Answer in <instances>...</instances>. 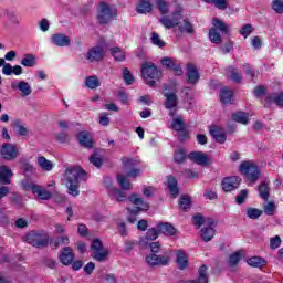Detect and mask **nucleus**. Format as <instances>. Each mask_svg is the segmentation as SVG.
I'll use <instances>...</instances> for the list:
<instances>
[{"label": "nucleus", "mask_w": 283, "mask_h": 283, "mask_svg": "<svg viewBox=\"0 0 283 283\" xmlns=\"http://www.w3.org/2000/svg\"><path fill=\"white\" fill-rule=\"evenodd\" d=\"M85 170H83V168L78 166L66 168L64 174V180L66 182L70 196H78L80 182L81 180H85Z\"/></svg>", "instance_id": "f257e3e1"}, {"label": "nucleus", "mask_w": 283, "mask_h": 283, "mask_svg": "<svg viewBox=\"0 0 283 283\" xmlns=\"http://www.w3.org/2000/svg\"><path fill=\"white\" fill-rule=\"evenodd\" d=\"M24 242L35 249H45L50 244V234L45 230H31L24 235Z\"/></svg>", "instance_id": "f03ea898"}, {"label": "nucleus", "mask_w": 283, "mask_h": 283, "mask_svg": "<svg viewBox=\"0 0 283 283\" xmlns=\"http://www.w3.org/2000/svg\"><path fill=\"white\" fill-rule=\"evenodd\" d=\"M117 182L123 190L118 188H111L108 193L112 200H117V202H125L127 200V192L125 191H129L132 189V182H129L127 177L123 175H117Z\"/></svg>", "instance_id": "7ed1b4c3"}, {"label": "nucleus", "mask_w": 283, "mask_h": 283, "mask_svg": "<svg viewBox=\"0 0 283 283\" xmlns=\"http://www.w3.org/2000/svg\"><path fill=\"white\" fill-rule=\"evenodd\" d=\"M142 76L149 87H154L156 81L163 77V72L154 63L146 62L142 65Z\"/></svg>", "instance_id": "20e7f679"}, {"label": "nucleus", "mask_w": 283, "mask_h": 283, "mask_svg": "<svg viewBox=\"0 0 283 283\" xmlns=\"http://www.w3.org/2000/svg\"><path fill=\"white\" fill-rule=\"evenodd\" d=\"M239 170L250 182H258L260 179V168L252 160L241 163Z\"/></svg>", "instance_id": "39448f33"}, {"label": "nucleus", "mask_w": 283, "mask_h": 283, "mask_svg": "<svg viewBox=\"0 0 283 283\" xmlns=\"http://www.w3.org/2000/svg\"><path fill=\"white\" fill-rule=\"evenodd\" d=\"M109 256V250L103 247V242L99 239H94L91 244V258L96 262H106Z\"/></svg>", "instance_id": "423d86ee"}, {"label": "nucleus", "mask_w": 283, "mask_h": 283, "mask_svg": "<svg viewBox=\"0 0 283 283\" xmlns=\"http://www.w3.org/2000/svg\"><path fill=\"white\" fill-rule=\"evenodd\" d=\"M116 17V9L105 2H101L97 8V21L102 25L109 23Z\"/></svg>", "instance_id": "0eeeda50"}, {"label": "nucleus", "mask_w": 283, "mask_h": 283, "mask_svg": "<svg viewBox=\"0 0 283 283\" xmlns=\"http://www.w3.org/2000/svg\"><path fill=\"white\" fill-rule=\"evenodd\" d=\"M129 200L133 205H136L135 209L128 208V211L130 213V216L128 217V222L130 224H134V222H136L137 213H140V211H147V209H149V203L143 201V199L139 198L138 195H132Z\"/></svg>", "instance_id": "6e6552de"}, {"label": "nucleus", "mask_w": 283, "mask_h": 283, "mask_svg": "<svg viewBox=\"0 0 283 283\" xmlns=\"http://www.w3.org/2000/svg\"><path fill=\"white\" fill-rule=\"evenodd\" d=\"M180 19H182V13L180 11H175L171 15H163L159 19V23L167 30H174V28L180 25Z\"/></svg>", "instance_id": "1a4fd4ad"}, {"label": "nucleus", "mask_w": 283, "mask_h": 283, "mask_svg": "<svg viewBox=\"0 0 283 283\" xmlns=\"http://www.w3.org/2000/svg\"><path fill=\"white\" fill-rule=\"evenodd\" d=\"M164 96L166 98L164 106L169 111V116L174 118L178 109V95L175 92H165Z\"/></svg>", "instance_id": "9d476101"}, {"label": "nucleus", "mask_w": 283, "mask_h": 283, "mask_svg": "<svg viewBox=\"0 0 283 283\" xmlns=\"http://www.w3.org/2000/svg\"><path fill=\"white\" fill-rule=\"evenodd\" d=\"M0 156L4 160H17L19 158V148L14 144H3L0 147Z\"/></svg>", "instance_id": "9b49d317"}, {"label": "nucleus", "mask_w": 283, "mask_h": 283, "mask_svg": "<svg viewBox=\"0 0 283 283\" xmlns=\"http://www.w3.org/2000/svg\"><path fill=\"white\" fill-rule=\"evenodd\" d=\"M86 59L90 63H101L105 59V49L101 45L91 48L86 54Z\"/></svg>", "instance_id": "f8f14e48"}, {"label": "nucleus", "mask_w": 283, "mask_h": 283, "mask_svg": "<svg viewBox=\"0 0 283 283\" xmlns=\"http://www.w3.org/2000/svg\"><path fill=\"white\" fill-rule=\"evenodd\" d=\"M146 263L149 266H167V264H169V255L167 254L158 255V254L151 253L146 255Z\"/></svg>", "instance_id": "ddd939ff"}, {"label": "nucleus", "mask_w": 283, "mask_h": 283, "mask_svg": "<svg viewBox=\"0 0 283 283\" xmlns=\"http://www.w3.org/2000/svg\"><path fill=\"white\" fill-rule=\"evenodd\" d=\"M214 221L211 218L207 219V224L200 231V238L203 242H211L216 235V229H213Z\"/></svg>", "instance_id": "4468645a"}, {"label": "nucleus", "mask_w": 283, "mask_h": 283, "mask_svg": "<svg viewBox=\"0 0 283 283\" xmlns=\"http://www.w3.org/2000/svg\"><path fill=\"white\" fill-rule=\"evenodd\" d=\"M186 76L190 85H196L198 84V81H200V71H198V67H196V65L188 64L186 70Z\"/></svg>", "instance_id": "2eb2a0df"}, {"label": "nucleus", "mask_w": 283, "mask_h": 283, "mask_svg": "<svg viewBox=\"0 0 283 283\" xmlns=\"http://www.w3.org/2000/svg\"><path fill=\"white\" fill-rule=\"evenodd\" d=\"M161 65H164V67H167V70H171L175 76H182L184 74L182 67L179 64H176V62L171 57L166 56L161 59Z\"/></svg>", "instance_id": "dca6fc26"}, {"label": "nucleus", "mask_w": 283, "mask_h": 283, "mask_svg": "<svg viewBox=\"0 0 283 283\" xmlns=\"http://www.w3.org/2000/svg\"><path fill=\"white\" fill-rule=\"evenodd\" d=\"M189 160L192 163H196V165H201L202 167H206V165H209V157L207 154L202 151H193L188 155Z\"/></svg>", "instance_id": "f3484780"}, {"label": "nucleus", "mask_w": 283, "mask_h": 283, "mask_svg": "<svg viewBox=\"0 0 283 283\" xmlns=\"http://www.w3.org/2000/svg\"><path fill=\"white\" fill-rule=\"evenodd\" d=\"M222 189L226 192L233 191L240 187V177H228L222 180Z\"/></svg>", "instance_id": "a211bd4d"}, {"label": "nucleus", "mask_w": 283, "mask_h": 283, "mask_svg": "<svg viewBox=\"0 0 283 283\" xmlns=\"http://www.w3.org/2000/svg\"><path fill=\"white\" fill-rule=\"evenodd\" d=\"M176 263L180 271H185L189 266V255L184 250L176 251Z\"/></svg>", "instance_id": "6ab92c4d"}, {"label": "nucleus", "mask_w": 283, "mask_h": 283, "mask_svg": "<svg viewBox=\"0 0 283 283\" xmlns=\"http://www.w3.org/2000/svg\"><path fill=\"white\" fill-rule=\"evenodd\" d=\"M11 88L19 90V92H21L22 96H30V94H32V86L25 81L11 82Z\"/></svg>", "instance_id": "aec40b11"}, {"label": "nucleus", "mask_w": 283, "mask_h": 283, "mask_svg": "<svg viewBox=\"0 0 283 283\" xmlns=\"http://www.w3.org/2000/svg\"><path fill=\"white\" fill-rule=\"evenodd\" d=\"M77 140L82 147H85L86 149H92L94 147V139L92 138V134L88 132H81L77 135Z\"/></svg>", "instance_id": "412c9836"}, {"label": "nucleus", "mask_w": 283, "mask_h": 283, "mask_svg": "<svg viewBox=\"0 0 283 283\" xmlns=\"http://www.w3.org/2000/svg\"><path fill=\"white\" fill-rule=\"evenodd\" d=\"M158 239V230L156 228L148 229L145 237L139 239V247H148L149 242Z\"/></svg>", "instance_id": "4be33fe9"}, {"label": "nucleus", "mask_w": 283, "mask_h": 283, "mask_svg": "<svg viewBox=\"0 0 283 283\" xmlns=\"http://www.w3.org/2000/svg\"><path fill=\"white\" fill-rule=\"evenodd\" d=\"M27 189H30L40 200H50L52 198V193L39 185L29 186Z\"/></svg>", "instance_id": "5701e85b"}, {"label": "nucleus", "mask_w": 283, "mask_h": 283, "mask_svg": "<svg viewBox=\"0 0 283 283\" xmlns=\"http://www.w3.org/2000/svg\"><path fill=\"white\" fill-rule=\"evenodd\" d=\"M60 262L65 266H70V264L74 262V252L72 251V248L66 247L62 250L60 254Z\"/></svg>", "instance_id": "b1692460"}, {"label": "nucleus", "mask_w": 283, "mask_h": 283, "mask_svg": "<svg viewBox=\"0 0 283 283\" xmlns=\"http://www.w3.org/2000/svg\"><path fill=\"white\" fill-rule=\"evenodd\" d=\"M51 41L54 45H57V48H67V45L71 43L70 36L63 33L53 34Z\"/></svg>", "instance_id": "393cba45"}, {"label": "nucleus", "mask_w": 283, "mask_h": 283, "mask_svg": "<svg viewBox=\"0 0 283 283\" xmlns=\"http://www.w3.org/2000/svg\"><path fill=\"white\" fill-rule=\"evenodd\" d=\"M210 136H212L217 143H220V145L227 142V134H224V130L218 126L210 127Z\"/></svg>", "instance_id": "a878e982"}, {"label": "nucleus", "mask_w": 283, "mask_h": 283, "mask_svg": "<svg viewBox=\"0 0 283 283\" xmlns=\"http://www.w3.org/2000/svg\"><path fill=\"white\" fill-rule=\"evenodd\" d=\"M177 28L181 34H196V29L189 19H184L182 22L179 21Z\"/></svg>", "instance_id": "bb28decb"}, {"label": "nucleus", "mask_w": 283, "mask_h": 283, "mask_svg": "<svg viewBox=\"0 0 283 283\" xmlns=\"http://www.w3.org/2000/svg\"><path fill=\"white\" fill-rule=\"evenodd\" d=\"M12 169L8 168V166H0V182L1 185H10L12 182Z\"/></svg>", "instance_id": "cd10ccee"}, {"label": "nucleus", "mask_w": 283, "mask_h": 283, "mask_svg": "<svg viewBox=\"0 0 283 283\" xmlns=\"http://www.w3.org/2000/svg\"><path fill=\"white\" fill-rule=\"evenodd\" d=\"M36 163L42 171H52V169H54V163L44 156H39Z\"/></svg>", "instance_id": "c85d7f7f"}, {"label": "nucleus", "mask_w": 283, "mask_h": 283, "mask_svg": "<svg viewBox=\"0 0 283 283\" xmlns=\"http://www.w3.org/2000/svg\"><path fill=\"white\" fill-rule=\"evenodd\" d=\"M136 10L139 14H149L154 10V6L149 0H142L138 2Z\"/></svg>", "instance_id": "c756f323"}, {"label": "nucleus", "mask_w": 283, "mask_h": 283, "mask_svg": "<svg viewBox=\"0 0 283 283\" xmlns=\"http://www.w3.org/2000/svg\"><path fill=\"white\" fill-rule=\"evenodd\" d=\"M167 187L168 191L171 193L174 198L178 197L179 189H178V180H176V177L169 176L167 178Z\"/></svg>", "instance_id": "7c9ffc66"}, {"label": "nucleus", "mask_w": 283, "mask_h": 283, "mask_svg": "<svg viewBox=\"0 0 283 283\" xmlns=\"http://www.w3.org/2000/svg\"><path fill=\"white\" fill-rule=\"evenodd\" d=\"M157 231H159V233H164V235H176V228H174L169 222L158 223Z\"/></svg>", "instance_id": "2f4dec72"}, {"label": "nucleus", "mask_w": 283, "mask_h": 283, "mask_svg": "<svg viewBox=\"0 0 283 283\" xmlns=\"http://www.w3.org/2000/svg\"><path fill=\"white\" fill-rule=\"evenodd\" d=\"M208 268L207 265H201L199 268L198 282L196 281H184L182 283H209V276L207 275Z\"/></svg>", "instance_id": "473e14b6"}, {"label": "nucleus", "mask_w": 283, "mask_h": 283, "mask_svg": "<svg viewBox=\"0 0 283 283\" xmlns=\"http://www.w3.org/2000/svg\"><path fill=\"white\" fill-rule=\"evenodd\" d=\"M220 101L224 105L231 104L233 102V91L229 90L228 87L221 88Z\"/></svg>", "instance_id": "72a5a7b5"}, {"label": "nucleus", "mask_w": 283, "mask_h": 283, "mask_svg": "<svg viewBox=\"0 0 283 283\" xmlns=\"http://www.w3.org/2000/svg\"><path fill=\"white\" fill-rule=\"evenodd\" d=\"M266 103H275L280 107H283V93H272L265 97Z\"/></svg>", "instance_id": "f704fd0d"}, {"label": "nucleus", "mask_w": 283, "mask_h": 283, "mask_svg": "<svg viewBox=\"0 0 283 283\" xmlns=\"http://www.w3.org/2000/svg\"><path fill=\"white\" fill-rule=\"evenodd\" d=\"M259 196L262 200H269L271 196V187H269V181H264L259 186Z\"/></svg>", "instance_id": "c9c22d12"}, {"label": "nucleus", "mask_w": 283, "mask_h": 283, "mask_svg": "<svg viewBox=\"0 0 283 283\" xmlns=\"http://www.w3.org/2000/svg\"><path fill=\"white\" fill-rule=\"evenodd\" d=\"M226 72H227L229 78H231V81H233V83H240L242 81V75H240V73H238V69H235L234 66H228L226 69Z\"/></svg>", "instance_id": "e433bc0d"}, {"label": "nucleus", "mask_w": 283, "mask_h": 283, "mask_svg": "<svg viewBox=\"0 0 283 283\" xmlns=\"http://www.w3.org/2000/svg\"><path fill=\"white\" fill-rule=\"evenodd\" d=\"M212 25L214 30H219V32H222V34H229V25H227V23H224L222 20L214 18L212 20Z\"/></svg>", "instance_id": "4c0bfd02"}, {"label": "nucleus", "mask_w": 283, "mask_h": 283, "mask_svg": "<svg viewBox=\"0 0 283 283\" xmlns=\"http://www.w3.org/2000/svg\"><path fill=\"white\" fill-rule=\"evenodd\" d=\"M248 264L254 269H262V266L266 264V260H264L262 256H252L248 260Z\"/></svg>", "instance_id": "58836bf2"}, {"label": "nucleus", "mask_w": 283, "mask_h": 283, "mask_svg": "<svg viewBox=\"0 0 283 283\" xmlns=\"http://www.w3.org/2000/svg\"><path fill=\"white\" fill-rule=\"evenodd\" d=\"M232 119L235 123H241V125H248L249 124V114L244 112H237L232 115Z\"/></svg>", "instance_id": "ea45409f"}, {"label": "nucleus", "mask_w": 283, "mask_h": 283, "mask_svg": "<svg viewBox=\"0 0 283 283\" xmlns=\"http://www.w3.org/2000/svg\"><path fill=\"white\" fill-rule=\"evenodd\" d=\"M111 54L115 59V61H125L127 59V54L123 49L115 46L111 49Z\"/></svg>", "instance_id": "a19ab883"}, {"label": "nucleus", "mask_w": 283, "mask_h": 283, "mask_svg": "<svg viewBox=\"0 0 283 283\" xmlns=\"http://www.w3.org/2000/svg\"><path fill=\"white\" fill-rule=\"evenodd\" d=\"M85 85L90 90H96V87H101V81H98V77L96 75L88 76L85 80Z\"/></svg>", "instance_id": "79ce46f5"}, {"label": "nucleus", "mask_w": 283, "mask_h": 283, "mask_svg": "<svg viewBox=\"0 0 283 283\" xmlns=\"http://www.w3.org/2000/svg\"><path fill=\"white\" fill-rule=\"evenodd\" d=\"M263 212L265 216H274L275 214V201L265 200L263 203Z\"/></svg>", "instance_id": "37998d69"}, {"label": "nucleus", "mask_w": 283, "mask_h": 283, "mask_svg": "<svg viewBox=\"0 0 283 283\" xmlns=\"http://www.w3.org/2000/svg\"><path fill=\"white\" fill-rule=\"evenodd\" d=\"M35 64H36V59L34 57L33 54H27L21 60V65H23L24 67H34Z\"/></svg>", "instance_id": "c03bdc74"}, {"label": "nucleus", "mask_w": 283, "mask_h": 283, "mask_svg": "<svg viewBox=\"0 0 283 283\" xmlns=\"http://www.w3.org/2000/svg\"><path fill=\"white\" fill-rule=\"evenodd\" d=\"M156 6L160 14H164V17L169 14V2L165 0H157Z\"/></svg>", "instance_id": "a18cd8bd"}, {"label": "nucleus", "mask_w": 283, "mask_h": 283, "mask_svg": "<svg viewBox=\"0 0 283 283\" xmlns=\"http://www.w3.org/2000/svg\"><path fill=\"white\" fill-rule=\"evenodd\" d=\"M171 127L175 132H182V129H185V119H182L181 116L175 117L172 119Z\"/></svg>", "instance_id": "49530a36"}, {"label": "nucleus", "mask_w": 283, "mask_h": 283, "mask_svg": "<svg viewBox=\"0 0 283 283\" xmlns=\"http://www.w3.org/2000/svg\"><path fill=\"white\" fill-rule=\"evenodd\" d=\"M179 206L182 211H189L191 209V198L185 195L179 199Z\"/></svg>", "instance_id": "de8ad7c7"}, {"label": "nucleus", "mask_w": 283, "mask_h": 283, "mask_svg": "<svg viewBox=\"0 0 283 283\" xmlns=\"http://www.w3.org/2000/svg\"><path fill=\"white\" fill-rule=\"evenodd\" d=\"M187 158V151L185 149L179 148L175 151L174 160L175 163H178V165H182Z\"/></svg>", "instance_id": "09e8293b"}, {"label": "nucleus", "mask_w": 283, "mask_h": 283, "mask_svg": "<svg viewBox=\"0 0 283 283\" xmlns=\"http://www.w3.org/2000/svg\"><path fill=\"white\" fill-rule=\"evenodd\" d=\"M104 161H105V158H103V156L98 154H93L90 157V164L94 165V167H97V169H99V167L103 165Z\"/></svg>", "instance_id": "8fccbe9b"}, {"label": "nucleus", "mask_w": 283, "mask_h": 283, "mask_svg": "<svg viewBox=\"0 0 283 283\" xmlns=\"http://www.w3.org/2000/svg\"><path fill=\"white\" fill-rule=\"evenodd\" d=\"M150 41L153 45H156L157 48H165V45H167V43L163 41V39H160V35H158V33L156 32L151 33Z\"/></svg>", "instance_id": "3c124183"}, {"label": "nucleus", "mask_w": 283, "mask_h": 283, "mask_svg": "<svg viewBox=\"0 0 283 283\" xmlns=\"http://www.w3.org/2000/svg\"><path fill=\"white\" fill-rule=\"evenodd\" d=\"M4 14L7 19H9V21L12 22L14 25H19V23H21V20H19V18L17 17V13H14L13 10L6 9Z\"/></svg>", "instance_id": "603ef678"}, {"label": "nucleus", "mask_w": 283, "mask_h": 283, "mask_svg": "<svg viewBox=\"0 0 283 283\" xmlns=\"http://www.w3.org/2000/svg\"><path fill=\"white\" fill-rule=\"evenodd\" d=\"M209 39L212 43H222V38L220 36V33L216 30V28L210 29L209 31Z\"/></svg>", "instance_id": "864d4df0"}, {"label": "nucleus", "mask_w": 283, "mask_h": 283, "mask_svg": "<svg viewBox=\"0 0 283 283\" xmlns=\"http://www.w3.org/2000/svg\"><path fill=\"white\" fill-rule=\"evenodd\" d=\"M247 216L251 220H258V218H260V216H262V210L256 209V208H248Z\"/></svg>", "instance_id": "5fc2aeb1"}, {"label": "nucleus", "mask_w": 283, "mask_h": 283, "mask_svg": "<svg viewBox=\"0 0 283 283\" xmlns=\"http://www.w3.org/2000/svg\"><path fill=\"white\" fill-rule=\"evenodd\" d=\"M192 222L197 229H200V227H202V224H205V227H207V219H205V217H202L201 214H196L192 218Z\"/></svg>", "instance_id": "6e6d98bb"}, {"label": "nucleus", "mask_w": 283, "mask_h": 283, "mask_svg": "<svg viewBox=\"0 0 283 283\" xmlns=\"http://www.w3.org/2000/svg\"><path fill=\"white\" fill-rule=\"evenodd\" d=\"M210 3H213L218 10H227L229 8V1L228 0H211Z\"/></svg>", "instance_id": "4d7b16f0"}, {"label": "nucleus", "mask_w": 283, "mask_h": 283, "mask_svg": "<svg viewBox=\"0 0 283 283\" xmlns=\"http://www.w3.org/2000/svg\"><path fill=\"white\" fill-rule=\"evenodd\" d=\"M272 10H274L276 14H283V0H273Z\"/></svg>", "instance_id": "13d9d810"}, {"label": "nucleus", "mask_w": 283, "mask_h": 283, "mask_svg": "<svg viewBox=\"0 0 283 283\" xmlns=\"http://www.w3.org/2000/svg\"><path fill=\"white\" fill-rule=\"evenodd\" d=\"M123 78H124L126 85H133L134 76H132V72H129V69L123 70Z\"/></svg>", "instance_id": "bf43d9fd"}, {"label": "nucleus", "mask_w": 283, "mask_h": 283, "mask_svg": "<svg viewBox=\"0 0 283 283\" xmlns=\"http://www.w3.org/2000/svg\"><path fill=\"white\" fill-rule=\"evenodd\" d=\"M253 32V25L245 24L240 29V35L247 39Z\"/></svg>", "instance_id": "052dcab7"}, {"label": "nucleus", "mask_w": 283, "mask_h": 283, "mask_svg": "<svg viewBox=\"0 0 283 283\" xmlns=\"http://www.w3.org/2000/svg\"><path fill=\"white\" fill-rule=\"evenodd\" d=\"M241 254L240 252H234L229 256V266H235L240 262Z\"/></svg>", "instance_id": "680f3d73"}, {"label": "nucleus", "mask_w": 283, "mask_h": 283, "mask_svg": "<svg viewBox=\"0 0 283 283\" xmlns=\"http://www.w3.org/2000/svg\"><path fill=\"white\" fill-rule=\"evenodd\" d=\"M247 196H249V190L247 189L241 190L235 198L237 205H242L244 200H247Z\"/></svg>", "instance_id": "e2e57ef3"}, {"label": "nucleus", "mask_w": 283, "mask_h": 283, "mask_svg": "<svg viewBox=\"0 0 283 283\" xmlns=\"http://www.w3.org/2000/svg\"><path fill=\"white\" fill-rule=\"evenodd\" d=\"M243 67L245 69V74L250 76L251 81L258 76V72H255V70H253L250 64H245Z\"/></svg>", "instance_id": "0e129e2a"}, {"label": "nucleus", "mask_w": 283, "mask_h": 283, "mask_svg": "<svg viewBox=\"0 0 283 283\" xmlns=\"http://www.w3.org/2000/svg\"><path fill=\"white\" fill-rule=\"evenodd\" d=\"M280 244H282V239L280 238V235H275L270 240L271 249H280Z\"/></svg>", "instance_id": "69168bd1"}, {"label": "nucleus", "mask_w": 283, "mask_h": 283, "mask_svg": "<svg viewBox=\"0 0 283 283\" xmlns=\"http://www.w3.org/2000/svg\"><path fill=\"white\" fill-rule=\"evenodd\" d=\"M99 125L103 127H107L109 125V117L107 116V113L99 114Z\"/></svg>", "instance_id": "338daca9"}, {"label": "nucleus", "mask_w": 283, "mask_h": 283, "mask_svg": "<svg viewBox=\"0 0 283 283\" xmlns=\"http://www.w3.org/2000/svg\"><path fill=\"white\" fill-rule=\"evenodd\" d=\"M55 140H57V143H67V140H70V136L67 133H57L55 135Z\"/></svg>", "instance_id": "774afa93"}]
</instances>
